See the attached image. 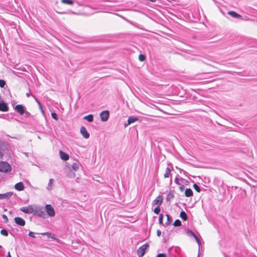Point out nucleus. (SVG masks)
Returning <instances> with one entry per match:
<instances>
[{"instance_id":"nucleus-1","label":"nucleus","mask_w":257,"mask_h":257,"mask_svg":"<svg viewBox=\"0 0 257 257\" xmlns=\"http://www.w3.org/2000/svg\"><path fill=\"white\" fill-rule=\"evenodd\" d=\"M33 215L37 216L42 218H46V213H45L44 208L40 206H35L33 208Z\"/></svg>"},{"instance_id":"nucleus-2","label":"nucleus","mask_w":257,"mask_h":257,"mask_svg":"<svg viewBox=\"0 0 257 257\" xmlns=\"http://www.w3.org/2000/svg\"><path fill=\"white\" fill-rule=\"evenodd\" d=\"M12 170L11 166L6 162H0V172L3 173H8Z\"/></svg>"},{"instance_id":"nucleus-3","label":"nucleus","mask_w":257,"mask_h":257,"mask_svg":"<svg viewBox=\"0 0 257 257\" xmlns=\"http://www.w3.org/2000/svg\"><path fill=\"white\" fill-rule=\"evenodd\" d=\"M44 210L46 212V216L54 217L55 215V211L51 204H46Z\"/></svg>"},{"instance_id":"nucleus-4","label":"nucleus","mask_w":257,"mask_h":257,"mask_svg":"<svg viewBox=\"0 0 257 257\" xmlns=\"http://www.w3.org/2000/svg\"><path fill=\"white\" fill-rule=\"evenodd\" d=\"M149 246V244L146 243L139 247L137 251L138 257H143L146 253V250Z\"/></svg>"},{"instance_id":"nucleus-5","label":"nucleus","mask_w":257,"mask_h":257,"mask_svg":"<svg viewBox=\"0 0 257 257\" xmlns=\"http://www.w3.org/2000/svg\"><path fill=\"white\" fill-rule=\"evenodd\" d=\"M15 110L20 114L23 115L26 110V107L22 104H18L14 107Z\"/></svg>"},{"instance_id":"nucleus-6","label":"nucleus","mask_w":257,"mask_h":257,"mask_svg":"<svg viewBox=\"0 0 257 257\" xmlns=\"http://www.w3.org/2000/svg\"><path fill=\"white\" fill-rule=\"evenodd\" d=\"M109 112L108 110H104L100 113L101 120L102 121H106L109 117Z\"/></svg>"},{"instance_id":"nucleus-7","label":"nucleus","mask_w":257,"mask_h":257,"mask_svg":"<svg viewBox=\"0 0 257 257\" xmlns=\"http://www.w3.org/2000/svg\"><path fill=\"white\" fill-rule=\"evenodd\" d=\"M33 208L34 207L31 205H29L28 207H21L20 210L25 213L30 214L33 213Z\"/></svg>"},{"instance_id":"nucleus-8","label":"nucleus","mask_w":257,"mask_h":257,"mask_svg":"<svg viewBox=\"0 0 257 257\" xmlns=\"http://www.w3.org/2000/svg\"><path fill=\"white\" fill-rule=\"evenodd\" d=\"M139 118L136 116H130L127 120V122H125L124 123V126L125 127L127 126L128 125L131 124V123L139 120Z\"/></svg>"},{"instance_id":"nucleus-9","label":"nucleus","mask_w":257,"mask_h":257,"mask_svg":"<svg viewBox=\"0 0 257 257\" xmlns=\"http://www.w3.org/2000/svg\"><path fill=\"white\" fill-rule=\"evenodd\" d=\"M14 220L15 222L18 225L24 226L26 224L25 220L20 217H16Z\"/></svg>"},{"instance_id":"nucleus-10","label":"nucleus","mask_w":257,"mask_h":257,"mask_svg":"<svg viewBox=\"0 0 257 257\" xmlns=\"http://www.w3.org/2000/svg\"><path fill=\"white\" fill-rule=\"evenodd\" d=\"M9 110V106L4 100L0 102V111L5 112Z\"/></svg>"},{"instance_id":"nucleus-11","label":"nucleus","mask_w":257,"mask_h":257,"mask_svg":"<svg viewBox=\"0 0 257 257\" xmlns=\"http://www.w3.org/2000/svg\"><path fill=\"white\" fill-rule=\"evenodd\" d=\"M13 193L12 192H8L4 194H0V199H9L12 195Z\"/></svg>"},{"instance_id":"nucleus-12","label":"nucleus","mask_w":257,"mask_h":257,"mask_svg":"<svg viewBox=\"0 0 257 257\" xmlns=\"http://www.w3.org/2000/svg\"><path fill=\"white\" fill-rule=\"evenodd\" d=\"M80 133L85 139H88L90 136L89 134L87 132L86 128L84 126L81 127Z\"/></svg>"},{"instance_id":"nucleus-13","label":"nucleus","mask_w":257,"mask_h":257,"mask_svg":"<svg viewBox=\"0 0 257 257\" xmlns=\"http://www.w3.org/2000/svg\"><path fill=\"white\" fill-rule=\"evenodd\" d=\"M227 13L229 15H230L232 18L242 19V16L238 14L234 11H229V12H228Z\"/></svg>"},{"instance_id":"nucleus-14","label":"nucleus","mask_w":257,"mask_h":257,"mask_svg":"<svg viewBox=\"0 0 257 257\" xmlns=\"http://www.w3.org/2000/svg\"><path fill=\"white\" fill-rule=\"evenodd\" d=\"M15 188L16 190L21 191H23L24 189L25 186H24L23 183L22 182H20L17 183L15 184Z\"/></svg>"},{"instance_id":"nucleus-15","label":"nucleus","mask_w":257,"mask_h":257,"mask_svg":"<svg viewBox=\"0 0 257 257\" xmlns=\"http://www.w3.org/2000/svg\"><path fill=\"white\" fill-rule=\"evenodd\" d=\"M59 154L61 159L64 161H67L69 158V155L62 151H60Z\"/></svg>"},{"instance_id":"nucleus-16","label":"nucleus","mask_w":257,"mask_h":257,"mask_svg":"<svg viewBox=\"0 0 257 257\" xmlns=\"http://www.w3.org/2000/svg\"><path fill=\"white\" fill-rule=\"evenodd\" d=\"M162 201L163 199L162 198V196L160 195L153 201L152 205H155L156 204H159L160 205L162 204Z\"/></svg>"},{"instance_id":"nucleus-17","label":"nucleus","mask_w":257,"mask_h":257,"mask_svg":"<svg viewBox=\"0 0 257 257\" xmlns=\"http://www.w3.org/2000/svg\"><path fill=\"white\" fill-rule=\"evenodd\" d=\"M80 166V163L78 161H76L72 165L71 169L74 171H77V170H78Z\"/></svg>"},{"instance_id":"nucleus-18","label":"nucleus","mask_w":257,"mask_h":257,"mask_svg":"<svg viewBox=\"0 0 257 257\" xmlns=\"http://www.w3.org/2000/svg\"><path fill=\"white\" fill-rule=\"evenodd\" d=\"M174 190H171L169 192L166 198L167 201H170V200L174 197Z\"/></svg>"},{"instance_id":"nucleus-19","label":"nucleus","mask_w":257,"mask_h":257,"mask_svg":"<svg viewBox=\"0 0 257 257\" xmlns=\"http://www.w3.org/2000/svg\"><path fill=\"white\" fill-rule=\"evenodd\" d=\"M185 195L186 197H189L193 195L192 190L190 188H187L185 191Z\"/></svg>"},{"instance_id":"nucleus-20","label":"nucleus","mask_w":257,"mask_h":257,"mask_svg":"<svg viewBox=\"0 0 257 257\" xmlns=\"http://www.w3.org/2000/svg\"><path fill=\"white\" fill-rule=\"evenodd\" d=\"M83 118L88 122H91L93 121V115L91 114L84 116Z\"/></svg>"},{"instance_id":"nucleus-21","label":"nucleus","mask_w":257,"mask_h":257,"mask_svg":"<svg viewBox=\"0 0 257 257\" xmlns=\"http://www.w3.org/2000/svg\"><path fill=\"white\" fill-rule=\"evenodd\" d=\"M180 217L184 221H186L188 219L187 215L185 212L183 210L180 212Z\"/></svg>"},{"instance_id":"nucleus-22","label":"nucleus","mask_w":257,"mask_h":257,"mask_svg":"<svg viewBox=\"0 0 257 257\" xmlns=\"http://www.w3.org/2000/svg\"><path fill=\"white\" fill-rule=\"evenodd\" d=\"M174 251L179 257H183V254L181 253V248L180 247L178 246L175 247Z\"/></svg>"},{"instance_id":"nucleus-23","label":"nucleus","mask_w":257,"mask_h":257,"mask_svg":"<svg viewBox=\"0 0 257 257\" xmlns=\"http://www.w3.org/2000/svg\"><path fill=\"white\" fill-rule=\"evenodd\" d=\"M186 233L188 236H193V238H194L195 240H196V238H198V236L191 230H190V229L187 230L186 231Z\"/></svg>"},{"instance_id":"nucleus-24","label":"nucleus","mask_w":257,"mask_h":257,"mask_svg":"<svg viewBox=\"0 0 257 257\" xmlns=\"http://www.w3.org/2000/svg\"><path fill=\"white\" fill-rule=\"evenodd\" d=\"M171 169L167 167L166 169L165 173L164 174V177L165 178H168L171 175Z\"/></svg>"},{"instance_id":"nucleus-25","label":"nucleus","mask_w":257,"mask_h":257,"mask_svg":"<svg viewBox=\"0 0 257 257\" xmlns=\"http://www.w3.org/2000/svg\"><path fill=\"white\" fill-rule=\"evenodd\" d=\"M61 3L68 5H72L74 4L73 0H61Z\"/></svg>"},{"instance_id":"nucleus-26","label":"nucleus","mask_w":257,"mask_h":257,"mask_svg":"<svg viewBox=\"0 0 257 257\" xmlns=\"http://www.w3.org/2000/svg\"><path fill=\"white\" fill-rule=\"evenodd\" d=\"M166 216L167 218V220L166 222L165 223L166 225H168L171 223V222L172 221V217L169 215L168 214H166Z\"/></svg>"},{"instance_id":"nucleus-27","label":"nucleus","mask_w":257,"mask_h":257,"mask_svg":"<svg viewBox=\"0 0 257 257\" xmlns=\"http://www.w3.org/2000/svg\"><path fill=\"white\" fill-rule=\"evenodd\" d=\"M173 225L174 226L178 227L182 225L181 222L179 219H176L175 220Z\"/></svg>"},{"instance_id":"nucleus-28","label":"nucleus","mask_w":257,"mask_h":257,"mask_svg":"<svg viewBox=\"0 0 257 257\" xmlns=\"http://www.w3.org/2000/svg\"><path fill=\"white\" fill-rule=\"evenodd\" d=\"M1 234H2L3 235H4L5 236H7L9 235L8 231L6 229H2L1 230Z\"/></svg>"},{"instance_id":"nucleus-29","label":"nucleus","mask_w":257,"mask_h":257,"mask_svg":"<svg viewBox=\"0 0 257 257\" xmlns=\"http://www.w3.org/2000/svg\"><path fill=\"white\" fill-rule=\"evenodd\" d=\"M193 188L197 192H200V187L197 184L194 183L193 184Z\"/></svg>"},{"instance_id":"nucleus-30","label":"nucleus","mask_w":257,"mask_h":257,"mask_svg":"<svg viewBox=\"0 0 257 257\" xmlns=\"http://www.w3.org/2000/svg\"><path fill=\"white\" fill-rule=\"evenodd\" d=\"M6 85V81L3 79H0V87L4 88Z\"/></svg>"},{"instance_id":"nucleus-31","label":"nucleus","mask_w":257,"mask_h":257,"mask_svg":"<svg viewBox=\"0 0 257 257\" xmlns=\"http://www.w3.org/2000/svg\"><path fill=\"white\" fill-rule=\"evenodd\" d=\"M35 101L38 103V105H39V108L41 109L42 112L44 113V110H43L42 106V104H41L40 102L37 98H35Z\"/></svg>"},{"instance_id":"nucleus-32","label":"nucleus","mask_w":257,"mask_h":257,"mask_svg":"<svg viewBox=\"0 0 257 257\" xmlns=\"http://www.w3.org/2000/svg\"><path fill=\"white\" fill-rule=\"evenodd\" d=\"M51 116H52V117L53 119H55V120H57L58 119V115H57V114L56 113H55V112H52V113H51Z\"/></svg>"},{"instance_id":"nucleus-33","label":"nucleus","mask_w":257,"mask_h":257,"mask_svg":"<svg viewBox=\"0 0 257 257\" xmlns=\"http://www.w3.org/2000/svg\"><path fill=\"white\" fill-rule=\"evenodd\" d=\"M41 234L42 235H46L49 237H51L52 238H54V237L51 236L52 234H51V233L50 232H44V233H41Z\"/></svg>"},{"instance_id":"nucleus-34","label":"nucleus","mask_w":257,"mask_h":257,"mask_svg":"<svg viewBox=\"0 0 257 257\" xmlns=\"http://www.w3.org/2000/svg\"><path fill=\"white\" fill-rule=\"evenodd\" d=\"M164 216L163 214H160L159 217V223L160 224H163V220Z\"/></svg>"},{"instance_id":"nucleus-35","label":"nucleus","mask_w":257,"mask_h":257,"mask_svg":"<svg viewBox=\"0 0 257 257\" xmlns=\"http://www.w3.org/2000/svg\"><path fill=\"white\" fill-rule=\"evenodd\" d=\"M154 212L155 213L158 214L160 212V207L159 206H158L157 207H155Z\"/></svg>"},{"instance_id":"nucleus-36","label":"nucleus","mask_w":257,"mask_h":257,"mask_svg":"<svg viewBox=\"0 0 257 257\" xmlns=\"http://www.w3.org/2000/svg\"><path fill=\"white\" fill-rule=\"evenodd\" d=\"M5 144L6 143L4 141L0 140V149H3L5 147Z\"/></svg>"},{"instance_id":"nucleus-37","label":"nucleus","mask_w":257,"mask_h":257,"mask_svg":"<svg viewBox=\"0 0 257 257\" xmlns=\"http://www.w3.org/2000/svg\"><path fill=\"white\" fill-rule=\"evenodd\" d=\"M139 59L140 61H144L146 59V57L144 55L141 54L139 56Z\"/></svg>"},{"instance_id":"nucleus-38","label":"nucleus","mask_w":257,"mask_h":257,"mask_svg":"<svg viewBox=\"0 0 257 257\" xmlns=\"http://www.w3.org/2000/svg\"><path fill=\"white\" fill-rule=\"evenodd\" d=\"M28 235L30 237H32L33 238H36V236L35 235L34 233L33 232H32V231H30L29 232Z\"/></svg>"},{"instance_id":"nucleus-39","label":"nucleus","mask_w":257,"mask_h":257,"mask_svg":"<svg viewBox=\"0 0 257 257\" xmlns=\"http://www.w3.org/2000/svg\"><path fill=\"white\" fill-rule=\"evenodd\" d=\"M179 175H177L175 177V183L178 185L180 184V183L179 182Z\"/></svg>"},{"instance_id":"nucleus-40","label":"nucleus","mask_w":257,"mask_h":257,"mask_svg":"<svg viewBox=\"0 0 257 257\" xmlns=\"http://www.w3.org/2000/svg\"><path fill=\"white\" fill-rule=\"evenodd\" d=\"M2 217L4 219L5 222L6 223H7L8 221V218L6 215H5V214L2 215Z\"/></svg>"},{"instance_id":"nucleus-41","label":"nucleus","mask_w":257,"mask_h":257,"mask_svg":"<svg viewBox=\"0 0 257 257\" xmlns=\"http://www.w3.org/2000/svg\"><path fill=\"white\" fill-rule=\"evenodd\" d=\"M157 257H166L165 253H161L157 254Z\"/></svg>"},{"instance_id":"nucleus-42","label":"nucleus","mask_w":257,"mask_h":257,"mask_svg":"<svg viewBox=\"0 0 257 257\" xmlns=\"http://www.w3.org/2000/svg\"><path fill=\"white\" fill-rule=\"evenodd\" d=\"M180 173H183V174H184L185 176H187V174H188L186 171H185L182 169H180Z\"/></svg>"},{"instance_id":"nucleus-43","label":"nucleus","mask_w":257,"mask_h":257,"mask_svg":"<svg viewBox=\"0 0 257 257\" xmlns=\"http://www.w3.org/2000/svg\"><path fill=\"white\" fill-rule=\"evenodd\" d=\"M53 181L54 180L53 179H50L49 180V183H48V185L50 186H52V184H53Z\"/></svg>"},{"instance_id":"nucleus-44","label":"nucleus","mask_w":257,"mask_h":257,"mask_svg":"<svg viewBox=\"0 0 257 257\" xmlns=\"http://www.w3.org/2000/svg\"><path fill=\"white\" fill-rule=\"evenodd\" d=\"M24 113H25L26 116L27 117H29L31 115V113L29 112L26 111V110H25V112Z\"/></svg>"},{"instance_id":"nucleus-45","label":"nucleus","mask_w":257,"mask_h":257,"mask_svg":"<svg viewBox=\"0 0 257 257\" xmlns=\"http://www.w3.org/2000/svg\"><path fill=\"white\" fill-rule=\"evenodd\" d=\"M70 178H74L75 174L74 173H70V174L68 175Z\"/></svg>"},{"instance_id":"nucleus-46","label":"nucleus","mask_w":257,"mask_h":257,"mask_svg":"<svg viewBox=\"0 0 257 257\" xmlns=\"http://www.w3.org/2000/svg\"><path fill=\"white\" fill-rule=\"evenodd\" d=\"M196 242H197V243H198V244L199 246H200V244H201V241H200V240L199 238H196Z\"/></svg>"},{"instance_id":"nucleus-47","label":"nucleus","mask_w":257,"mask_h":257,"mask_svg":"<svg viewBox=\"0 0 257 257\" xmlns=\"http://www.w3.org/2000/svg\"><path fill=\"white\" fill-rule=\"evenodd\" d=\"M161 234V231L159 229L157 231V235L158 236H160Z\"/></svg>"},{"instance_id":"nucleus-48","label":"nucleus","mask_w":257,"mask_h":257,"mask_svg":"<svg viewBox=\"0 0 257 257\" xmlns=\"http://www.w3.org/2000/svg\"><path fill=\"white\" fill-rule=\"evenodd\" d=\"M179 189L181 191H183L184 190V186L183 185H182L181 186L179 187Z\"/></svg>"},{"instance_id":"nucleus-49","label":"nucleus","mask_w":257,"mask_h":257,"mask_svg":"<svg viewBox=\"0 0 257 257\" xmlns=\"http://www.w3.org/2000/svg\"><path fill=\"white\" fill-rule=\"evenodd\" d=\"M26 96H27V97H30V92H28V93H26Z\"/></svg>"},{"instance_id":"nucleus-50","label":"nucleus","mask_w":257,"mask_h":257,"mask_svg":"<svg viewBox=\"0 0 257 257\" xmlns=\"http://www.w3.org/2000/svg\"><path fill=\"white\" fill-rule=\"evenodd\" d=\"M6 257H12V256H11V254H10V252H8V255H7V256H6Z\"/></svg>"},{"instance_id":"nucleus-51","label":"nucleus","mask_w":257,"mask_h":257,"mask_svg":"<svg viewBox=\"0 0 257 257\" xmlns=\"http://www.w3.org/2000/svg\"><path fill=\"white\" fill-rule=\"evenodd\" d=\"M3 156L2 152L0 151V157H2Z\"/></svg>"},{"instance_id":"nucleus-52","label":"nucleus","mask_w":257,"mask_h":257,"mask_svg":"<svg viewBox=\"0 0 257 257\" xmlns=\"http://www.w3.org/2000/svg\"><path fill=\"white\" fill-rule=\"evenodd\" d=\"M173 248V247H171L170 248H169L168 249V251H170V250Z\"/></svg>"},{"instance_id":"nucleus-53","label":"nucleus","mask_w":257,"mask_h":257,"mask_svg":"<svg viewBox=\"0 0 257 257\" xmlns=\"http://www.w3.org/2000/svg\"><path fill=\"white\" fill-rule=\"evenodd\" d=\"M58 13H59V14H64L65 13L64 12H58Z\"/></svg>"},{"instance_id":"nucleus-54","label":"nucleus","mask_w":257,"mask_h":257,"mask_svg":"<svg viewBox=\"0 0 257 257\" xmlns=\"http://www.w3.org/2000/svg\"><path fill=\"white\" fill-rule=\"evenodd\" d=\"M197 257H199V252H198V254Z\"/></svg>"},{"instance_id":"nucleus-55","label":"nucleus","mask_w":257,"mask_h":257,"mask_svg":"<svg viewBox=\"0 0 257 257\" xmlns=\"http://www.w3.org/2000/svg\"><path fill=\"white\" fill-rule=\"evenodd\" d=\"M172 178H171V180H170V183H172Z\"/></svg>"},{"instance_id":"nucleus-56","label":"nucleus","mask_w":257,"mask_h":257,"mask_svg":"<svg viewBox=\"0 0 257 257\" xmlns=\"http://www.w3.org/2000/svg\"><path fill=\"white\" fill-rule=\"evenodd\" d=\"M2 248V246L0 245V249Z\"/></svg>"},{"instance_id":"nucleus-57","label":"nucleus","mask_w":257,"mask_h":257,"mask_svg":"<svg viewBox=\"0 0 257 257\" xmlns=\"http://www.w3.org/2000/svg\"><path fill=\"white\" fill-rule=\"evenodd\" d=\"M1 227L0 226V228H1Z\"/></svg>"}]
</instances>
